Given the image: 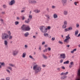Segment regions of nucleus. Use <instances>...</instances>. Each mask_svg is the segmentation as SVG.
<instances>
[{"instance_id":"58","label":"nucleus","mask_w":80,"mask_h":80,"mask_svg":"<svg viewBox=\"0 0 80 80\" xmlns=\"http://www.w3.org/2000/svg\"><path fill=\"white\" fill-rule=\"evenodd\" d=\"M57 70H58V71H60V68H58L57 69Z\"/></svg>"},{"instance_id":"25","label":"nucleus","mask_w":80,"mask_h":80,"mask_svg":"<svg viewBox=\"0 0 80 80\" xmlns=\"http://www.w3.org/2000/svg\"><path fill=\"white\" fill-rule=\"evenodd\" d=\"M42 57L43 58H45L46 59H47L48 58L44 54L42 55Z\"/></svg>"},{"instance_id":"49","label":"nucleus","mask_w":80,"mask_h":80,"mask_svg":"<svg viewBox=\"0 0 80 80\" xmlns=\"http://www.w3.org/2000/svg\"><path fill=\"white\" fill-rule=\"evenodd\" d=\"M52 8L54 9V8H55V6H52Z\"/></svg>"},{"instance_id":"16","label":"nucleus","mask_w":80,"mask_h":80,"mask_svg":"<svg viewBox=\"0 0 80 80\" xmlns=\"http://www.w3.org/2000/svg\"><path fill=\"white\" fill-rule=\"evenodd\" d=\"M53 18H58V15L56 14H54L53 15Z\"/></svg>"},{"instance_id":"53","label":"nucleus","mask_w":80,"mask_h":80,"mask_svg":"<svg viewBox=\"0 0 80 80\" xmlns=\"http://www.w3.org/2000/svg\"><path fill=\"white\" fill-rule=\"evenodd\" d=\"M21 12V13H23V12H25V10H22Z\"/></svg>"},{"instance_id":"6","label":"nucleus","mask_w":80,"mask_h":80,"mask_svg":"<svg viewBox=\"0 0 80 80\" xmlns=\"http://www.w3.org/2000/svg\"><path fill=\"white\" fill-rule=\"evenodd\" d=\"M32 15L30 14L29 15L28 18V19L27 20L25 21V23H29L32 19Z\"/></svg>"},{"instance_id":"4","label":"nucleus","mask_w":80,"mask_h":80,"mask_svg":"<svg viewBox=\"0 0 80 80\" xmlns=\"http://www.w3.org/2000/svg\"><path fill=\"white\" fill-rule=\"evenodd\" d=\"M68 74V72H62L60 74V75L62 76V75H64V76L61 77V80H65L66 78H67V76H65Z\"/></svg>"},{"instance_id":"35","label":"nucleus","mask_w":80,"mask_h":80,"mask_svg":"<svg viewBox=\"0 0 80 80\" xmlns=\"http://www.w3.org/2000/svg\"><path fill=\"white\" fill-rule=\"evenodd\" d=\"M0 21L2 23H4V22L3 21V19H1L0 20Z\"/></svg>"},{"instance_id":"36","label":"nucleus","mask_w":80,"mask_h":80,"mask_svg":"<svg viewBox=\"0 0 80 80\" xmlns=\"http://www.w3.org/2000/svg\"><path fill=\"white\" fill-rule=\"evenodd\" d=\"M58 43H60V44H61V45H62V44H63V42H62L60 41H58Z\"/></svg>"},{"instance_id":"33","label":"nucleus","mask_w":80,"mask_h":80,"mask_svg":"<svg viewBox=\"0 0 80 80\" xmlns=\"http://www.w3.org/2000/svg\"><path fill=\"white\" fill-rule=\"evenodd\" d=\"M68 28H66L64 29L65 32H68Z\"/></svg>"},{"instance_id":"23","label":"nucleus","mask_w":80,"mask_h":80,"mask_svg":"<svg viewBox=\"0 0 80 80\" xmlns=\"http://www.w3.org/2000/svg\"><path fill=\"white\" fill-rule=\"evenodd\" d=\"M69 63V61H67L63 62L64 64H68Z\"/></svg>"},{"instance_id":"26","label":"nucleus","mask_w":80,"mask_h":80,"mask_svg":"<svg viewBox=\"0 0 80 80\" xmlns=\"http://www.w3.org/2000/svg\"><path fill=\"white\" fill-rule=\"evenodd\" d=\"M0 64H1L0 65L1 66H5V63L4 62H0Z\"/></svg>"},{"instance_id":"27","label":"nucleus","mask_w":80,"mask_h":80,"mask_svg":"<svg viewBox=\"0 0 80 80\" xmlns=\"http://www.w3.org/2000/svg\"><path fill=\"white\" fill-rule=\"evenodd\" d=\"M68 28V30L69 31V30H72L73 28H72V27H69Z\"/></svg>"},{"instance_id":"12","label":"nucleus","mask_w":80,"mask_h":80,"mask_svg":"<svg viewBox=\"0 0 80 80\" xmlns=\"http://www.w3.org/2000/svg\"><path fill=\"white\" fill-rule=\"evenodd\" d=\"M4 44L5 46H7L8 45V41L6 40H4Z\"/></svg>"},{"instance_id":"54","label":"nucleus","mask_w":80,"mask_h":80,"mask_svg":"<svg viewBox=\"0 0 80 80\" xmlns=\"http://www.w3.org/2000/svg\"><path fill=\"white\" fill-rule=\"evenodd\" d=\"M60 63H62L63 62V59H61L60 61Z\"/></svg>"},{"instance_id":"30","label":"nucleus","mask_w":80,"mask_h":80,"mask_svg":"<svg viewBox=\"0 0 80 80\" xmlns=\"http://www.w3.org/2000/svg\"><path fill=\"white\" fill-rule=\"evenodd\" d=\"M46 17L47 18H48V19H50V16L49 15H46Z\"/></svg>"},{"instance_id":"40","label":"nucleus","mask_w":80,"mask_h":80,"mask_svg":"<svg viewBox=\"0 0 80 80\" xmlns=\"http://www.w3.org/2000/svg\"><path fill=\"white\" fill-rule=\"evenodd\" d=\"M47 50H48V49H47V48L45 49V50H43V52H47Z\"/></svg>"},{"instance_id":"15","label":"nucleus","mask_w":80,"mask_h":80,"mask_svg":"<svg viewBox=\"0 0 80 80\" xmlns=\"http://www.w3.org/2000/svg\"><path fill=\"white\" fill-rule=\"evenodd\" d=\"M63 14L64 15H68V11L66 10L64 11Z\"/></svg>"},{"instance_id":"17","label":"nucleus","mask_w":80,"mask_h":80,"mask_svg":"<svg viewBox=\"0 0 80 80\" xmlns=\"http://www.w3.org/2000/svg\"><path fill=\"white\" fill-rule=\"evenodd\" d=\"M26 52H24L22 54V58H25V57H26Z\"/></svg>"},{"instance_id":"34","label":"nucleus","mask_w":80,"mask_h":80,"mask_svg":"<svg viewBox=\"0 0 80 80\" xmlns=\"http://www.w3.org/2000/svg\"><path fill=\"white\" fill-rule=\"evenodd\" d=\"M29 3L31 4H32V0H29L28 1Z\"/></svg>"},{"instance_id":"48","label":"nucleus","mask_w":80,"mask_h":80,"mask_svg":"<svg viewBox=\"0 0 80 80\" xmlns=\"http://www.w3.org/2000/svg\"><path fill=\"white\" fill-rule=\"evenodd\" d=\"M55 37H53L51 39V40H55Z\"/></svg>"},{"instance_id":"14","label":"nucleus","mask_w":80,"mask_h":80,"mask_svg":"<svg viewBox=\"0 0 80 80\" xmlns=\"http://www.w3.org/2000/svg\"><path fill=\"white\" fill-rule=\"evenodd\" d=\"M34 12L36 13H40V10L37 9V10H34Z\"/></svg>"},{"instance_id":"11","label":"nucleus","mask_w":80,"mask_h":80,"mask_svg":"<svg viewBox=\"0 0 80 80\" xmlns=\"http://www.w3.org/2000/svg\"><path fill=\"white\" fill-rule=\"evenodd\" d=\"M67 0H62V2L63 4V5L64 6L65 5H66L67 3Z\"/></svg>"},{"instance_id":"5","label":"nucleus","mask_w":80,"mask_h":80,"mask_svg":"<svg viewBox=\"0 0 80 80\" xmlns=\"http://www.w3.org/2000/svg\"><path fill=\"white\" fill-rule=\"evenodd\" d=\"M40 29L42 33H46L47 32V28H46L44 26H41Z\"/></svg>"},{"instance_id":"41","label":"nucleus","mask_w":80,"mask_h":80,"mask_svg":"<svg viewBox=\"0 0 80 80\" xmlns=\"http://www.w3.org/2000/svg\"><path fill=\"white\" fill-rule=\"evenodd\" d=\"M47 28V30L48 29V30H50V28H51V27L50 26H48Z\"/></svg>"},{"instance_id":"32","label":"nucleus","mask_w":80,"mask_h":80,"mask_svg":"<svg viewBox=\"0 0 80 80\" xmlns=\"http://www.w3.org/2000/svg\"><path fill=\"white\" fill-rule=\"evenodd\" d=\"M9 65L10 66H11V67H15V65H13L12 64L10 63L9 64Z\"/></svg>"},{"instance_id":"3","label":"nucleus","mask_w":80,"mask_h":80,"mask_svg":"<svg viewBox=\"0 0 80 80\" xmlns=\"http://www.w3.org/2000/svg\"><path fill=\"white\" fill-rule=\"evenodd\" d=\"M21 28L22 29V32H28L30 30V27L29 26L26 27L25 24H23L21 27Z\"/></svg>"},{"instance_id":"2","label":"nucleus","mask_w":80,"mask_h":80,"mask_svg":"<svg viewBox=\"0 0 80 80\" xmlns=\"http://www.w3.org/2000/svg\"><path fill=\"white\" fill-rule=\"evenodd\" d=\"M33 70L35 71V73H38V72H41V70H42V68L40 66H38V65L36 64L33 66Z\"/></svg>"},{"instance_id":"7","label":"nucleus","mask_w":80,"mask_h":80,"mask_svg":"<svg viewBox=\"0 0 80 80\" xmlns=\"http://www.w3.org/2000/svg\"><path fill=\"white\" fill-rule=\"evenodd\" d=\"M66 38L64 41V42L66 43H68L69 42V41L68 40L70 39V34H68V36L66 37Z\"/></svg>"},{"instance_id":"24","label":"nucleus","mask_w":80,"mask_h":80,"mask_svg":"<svg viewBox=\"0 0 80 80\" xmlns=\"http://www.w3.org/2000/svg\"><path fill=\"white\" fill-rule=\"evenodd\" d=\"M37 3V1L35 0H32V4H35Z\"/></svg>"},{"instance_id":"64","label":"nucleus","mask_w":80,"mask_h":80,"mask_svg":"<svg viewBox=\"0 0 80 80\" xmlns=\"http://www.w3.org/2000/svg\"><path fill=\"white\" fill-rule=\"evenodd\" d=\"M78 37H80V33L78 35Z\"/></svg>"},{"instance_id":"8","label":"nucleus","mask_w":80,"mask_h":80,"mask_svg":"<svg viewBox=\"0 0 80 80\" xmlns=\"http://www.w3.org/2000/svg\"><path fill=\"white\" fill-rule=\"evenodd\" d=\"M60 58L61 59H65L66 58V55L65 53H61L60 54L59 56Z\"/></svg>"},{"instance_id":"37","label":"nucleus","mask_w":80,"mask_h":80,"mask_svg":"<svg viewBox=\"0 0 80 80\" xmlns=\"http://www.w3.org/2000/svg\"><path fill=\"white\" fill-rule=\"evenodd\" d=\"M8 69H9V70H12V68L10 67H8Z\"/></svg>"},{"instance_id":"21","label":"nucleus","mask_w":80,"mask_h":80,"mask_svg":"<svg viewBox=\"0 0 80 80\" xmlns=\"http://www.w3.org/2000/svg\"><path fill=\"white\" fill-rule=\"evenodd\" d=\"M29 58H31V59H32V60H34V61H35V58H33V57L32 56L30 55L29 56Z\"/></svg>"},{"instance_id":"20","label":"nucleus","mask_w":80,"mask_h":80,"mask_svg":"<svg viewBox=\"0 0 80 80\" xmlns=\"http://www.w3.org/2000/svg\"><path fill=\"white\" fill-rule=\"evenodd\" d=\"M78 30H77L75 31V35L77 36L78 35Z\"/></svg>"},{"instance_id":"47","label":"nucleus","mask_w":80,"mask_h":80,"mask_svg":"<svg viewBox=\"0 0 80 80\" xmlns=\"http://www.w3.org/2000/svg\"><path fill=\"white\" fill-rule=\"evenodd\" d=\"M48 51H50L51 50V48L50 47H48Z\"/></svg>"},{"instance_id":"18","label":"nucleus","mask_w":80,"mask_h":80,"mask_svg":"<svg viewBox=\"0 0 80 80\" xmlns=\"http://www.w3.org/2000/svg\"><path fill=\"white\" fill-rule=\"evenodd\" d=\"M2 7L4 9H5V8H7V6L6 4H3Z\"/></svg>"},{"instance_id":"59","label":"nucleus","mask_w":80,"mask_h":80,"mask_svg":"<svg viewBox=\"0 0 80 80\" xmlns=\"http://www.w3.org/2000/svg\"><path fill=\"white\" fill-rule=\"evenodd\" d=\"M77 2H75L74 3V4L75 5H77Z\"/></svg>"},{"instance_id":"38","label":"nucleus","mask_w":80,"mask_h":80,"mask_svg":"<svg viewBox=\"0 0 80 80\" xmlns=\"http://www.w3.org/2000/svg\"><path fill=\"white\" fill-rule=\"evenodd\" d=\"M24 47L25 48H26V49L28 48V45H25Z\"/></svg>"},{"instance_id":"45","label":"nucleus","mask_w":80,"mask_h":80,"mask_svg":"<svg viewBox=\"0 0 80 80\" xmlns=\"http://www.w3.org/2000/svg\"><path fill=\"white\" fill-rule=\"evenodd\" d=\"M6 80H10V77H7L6 79Z\"/></svg>"},{"instance_id":"44","label":"nucleus","mask_w":80,"mask_h":80,"mask_svg":"<svg viewBox=\"0 0 80 80\" xmlns=\"http://www.w3.org/2000/svg\"><path fill=\"white\" fill-rule=\"evenodd\" d=\"M6 70L7 72L9 73H10V70L8 69H6Z\"/></svg>"},{"instance_id":"52","label":"nucleus","mask_w":80,"mask_h":80,"mask_svg":"<svg viewBox=\"0 0 80 80\" xmlns=\"http://www.w3.org/2000/svg\"><path fill=\"white\" fill-rule=\"evenodd\" d=\"M69 67L70 68H71L72 67V65H71L70 64V65H69Z\"/></svg>"},{"instance_id":"61","label":"nucleus","mask_w":80,"mask_h":80,"mask_svg":"<svg viewBox=\"0 0 80 80\" xmlns=\"http://www.w3.org/2000/svg\"><path fill=\"white\" fill-rule=\"evenodd\" d=\"M71 52L72 53H73L74 52V51H73V50L72 51H71Z\"/></svg>"},{"instance_id":"56","label":"nucleus","mask_w":80,"mask_h":80,"mask_svg":"<svg viewBox=\"0 0 80 80\" xmlns=\"http://www.w3.org/2000/svg\"><path fill=\"white\" fill-rule=\"evenodd\" d=\"M41 48H41V46H39V49L40 50H41Z\"/></svg>"},{"instance_id":"29","label":"nucleus","mask_w":80,"mask_h":80,"mask_svg":"<svg viewBox=\"0 0 80 80\" xmlns=\"http://www.w3.org/2000/svg\"><path fill=\"white\" fill-rule=\"evenodd\" d=\"M64 25H67V21H64Z\"/></svg>"},{"instance_id":"43","label":"nucleus","mask_w":80,"mask_h":80,"mask_svg":"<svg viewBox=\"0 0 80 80\" xmlns=\"http://www.w3.org/2000/svg\"><path fill=\"white\" fill-rule=\"evenodd\" d=\"M61 68H62V69H63V70H65V67L64 66H62L61 67Z\"/></svg>"},{"instance_id":"63","label":"nucleus","mask_w":80,"mask_h":80,"mask_svg":"<svg viewBox=\"0 0 80 80\" xmlns=\"http://www.w3.org/2000/svg\"><path fill=\"white\" fill-rule=\"evenodd\" d=\"M33 38H35V39L36 38V36H33Z\"/></svg>"},{"instance_id":"19","label":"nucleus","mask_w":80,"mask_h":80,"mask_svg":"<svg viewBox=\"0 0 80 80\" xmlns=\"http://www.w3.org/2000/svg\"><path fill=\"white\" fill-rule=\"evenodd\" d=\"M44 33V37H48V34L46 33V32Z\"/></svg>"},{"instance_id":"31","label":"nucleus","mask_w":80,"mask_h":80,"mask_svg":"<svg viewBox=\"0 0 80 80\" xmlns=\"http://www.w3.org/2000/svg\"><path fill=\"white\" fill-rule=\"evenodd\" d=\"M15 23L16 25H18V24H19V22H18V21L15 22Z\"/></svg>"},{"instance_id":"9","label":"nucleus","mask_w":80,"mask_h":80,"mask_svg":"<svg viewBox=\"0 0 80 80\" xmlns=\"http://www.w3.org/2000/svg\"><path fill=\"white\" fill-rule=\"evenodd\" d=\"M18 53V51L17 50H14L12 51V55L13 56H16L17 55Z\"/></svg>"},{"instance_id":"60","label":"nucleus","mask_w":80,"mask_h":80,"mask_svg":"<svg viewBox=\"0 0 80 80\" xmlns=\"http://www.w3.org/2000/svg\"><path fill=\"white\" fill-rule=\"evenodd\" d=\"M74 52H75V51H77V49H74L73 50Z\"/></svg>"},{"instance_id":"42","label":"nucleus","mask_w":80,"mask_h":80,"mask_svg":"<svg viewBox=\"0 0 80 80\" xmlns=\"http://www.w3.org/2000/svg\"><path fill=\"white\" fill-rule=\"evenodd\" d=\"M76 27L77 28H78V27H79V24L78 23L76 24Z\"/></svg>"},{"instance_id":"22","label":"nucleus","mask_w":80,"mask_h":80,"mask_svg":"<svg viewBox=\"0 0 80 80\" xmlns=\"http://www.w3.org/2000/svg\"><path fill=\"white\" fill-rule=\"evenodd\" d=\"M8 38L9 40H12V38H13V36H11V35H9V36Z\"/></svg>"},{"instance_id":"55","label":"nucleus","mask_w":80,"mask_h":80,"mask_svg":"<svg viewBox=\"0 0 80 80\" xmlns=\"http://www.w3.org/2000/svg\"><path fill=\"white\" fill-rule=\"evenodd\" d=\"M47 47H48V45H45L44 46V47L45 48H47Z\"/></svg>"},{"instance_id":"28","label":"nucleus","mask_w":80,"mask_h":80,"mask_svg":"<svg viewBox=\"0 0 80 80\" xmlns=\"http://www.w3.org/2000/svg\"><path fill=\"white\" fill-rule=\"evenodd\" d=\"M62 28H67V26L66 25H65L64 24H63L62 25Z\"/></svg>"},{"instance_id":"51","label":"nucleus","mask_w":80,"mask_h":80,"mask_svg":"<svg viewBox=\"0 0 80 80\" xmlns=\"http://www.w3.org/2000/svg\"><path fill=\"white\" fill-rule=\"evenodd\" d=\"M45 41L43 42L42 43V45H45Z\"/></svg>"},{"instance_id":"46","label":"nucleus","mask_w":80,"mask_h":80,"mask_svg":"<svg viewBox=\"0 0 80 80\" xmlns=\"http://www.w3.org/2000/svg\"><path fill=\"white\" fill-rule=\"evenodd\" d=\"M46 10L47 11V12H49V8H46Z\"/></svg>"},{"instance_id":"1","label":"nucleus","mask_w":80,"mask_h":80,"mask_svg":"<svg viewBox=\"0 0 80 80\" xmlns=\"http://www.w3.org/2000/svg\"><path fill=\"white\" fill-rule=\"evenodd\" d=\"M8 34L6 33L2 34L1 38L2 40H7L9 38V35H11V32L10 31H9L8 32Z\"/></svg>"},{"instance_id":"62","label":"nucleus","mask_w":80,"mask_h":80,"mask_svg":"<svg viewBox=\"0 0 80 80\" xmlns=\"http://www.w3.org/2000/svg\"><path fill=\"white\" fill-rule=\"evenodd\" d=\"M2 14H5V12H2Z\"/></svg>"},{"instance_id":"39","label":"nucleus","mask_w":80,"mask_h":80,"mask_svg":"<svg viewBox=\"0 0 80 80\" xmlns=\"http://www.w3.org/2000/svg\"><path fill=\"white\" fill-rule=\"evenodd\" d=\"M22 20H25V16H22Z\"/></svg>"},{"instance_id":"50","label":"nucleus","mask_w":80,"mask_h":80,"mask_svg":"<svg viewBox=\"0 0 80 80\" xmlns=\"http://www.w3.org/2000/svg\"><path fill=\"white\" fill-rule=\"evenodd\" d=\"M70 65H73V62H72L70 63Z\"/></svg>"},{"instance_id":"10","label":"nucleus","mask_w":80,"mask_h":80,"mask_svg":"<svg viewBox=\"0 0 80 80\" xmlns=\"http://www.w3.org/2000/svg\"><path fill=\"white\" fill-rule=\"evenodd\" d=\"M15 0H12L9 4V5H13L15 4Z\"/></svg>"},{"instance_id":"57","label":"nucleus","mask_w":80,"mask_h":80,"mask_svg":"<svg viewBox=\"0 0 80 80\" xmlns=\"http://www.w3.org/2000/svg\"><path fill=\"white\" fill-rule=\"evenodd\" d=\"M17 20H20V18L18 17H17Z\"/></svg>"},{"instance_id":"13","label":"nucleus","mask_w":80,"mask_h":80,"mask_svg":"<svg viewBox=\"0 0 80 80\" xmlns=\"http://www.w3.org/2000/svg\"><path fill=\"white\" fill-rule=\"evenodd\" d=\"M24 35L25 37H28V36L29 35V33L28 32H27L24 34Z\"/></svg>"}]
</instances>
